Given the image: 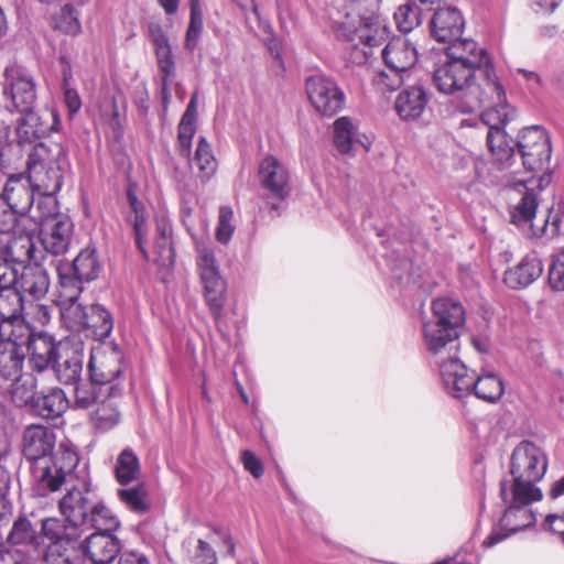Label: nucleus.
Masks as SVG:
<instances>
[{
  "mask_svg": "<svg viewBox=\"0 0 564 564\" xmlns=\"http://www.w3.org/2000/svg\"><path fill=\"white\" fill-rule=\"evenodd\" d=\"M44 251L52 257H62L68 252L74 240V224L69 216L57 215L45 221L40 230Z\"/></svg>",
  "mask_w": 564,
  "mask_h": 564,
  "instance_id": "16",
  "label": "nucleus"
},
{
  "mask_svg": "<svg viewBox=\"0 0 564 564\" xmlns=\"http://www.w3.org/2000/svg\"><path fill=\"white\" fill-rule=\"evenodd\" d=\"M3 95L11 100V106H7L10 111L33 109L36 101V88L31 73L19 65L7 67L4 70Z\"/></svg>",
  "mask_w": 564,
  "mask_h": 564,
  "instance_id": "13",
  "label": "nucleus"
},
{
  "mask_svg": "<svg viewBox=\"0 0 564 564\" xmlns=\"http://www.w3.org/2000/svg\"><path fill=\"white\" fill-rule=\"evenodd\" d=\"M83 351L68 343L59 345V352L51 368L56 378L64 384L76 383L80 379L83 371Z\"/></svg>",
  "mask_w": 564,
  "mask_h": 564,
  "instance_id": "25",
  "label": "nucleus"
},
{
  "mask_svg": "<svg viewBox=\"0 0 564 564\" xmlns=\"http://www.w3.org/2000/svg\"><path fill=\"white\" fill-rule=\"evenodd\" d=\"M80 467L79 455L75 447L68 443H61L53 457L31 465L30 471L36 492L45 496L74 481Z\"/></svg>",
  "mask_w": 564,
  "mask_h": 564,
  "instance_id": "4",
  "label": "nucleus"
},
{
  "mask_svg": "<svg viewBox=\"0 0 564 564\" xmlns=\"http://www.w3.org/2000/svg\"><path fill=\"white\" fill-rule=\"evenodd\" d=\"M59 307L61 318L66 328L75 333H83L87 328V307L83 306L78 300L56 303Z\"/></svg>",
  "mask_w": 564,
  "mask_h": 564,
  "instance_id": "46",
  "label": "nucleus"
},
{
  "mask_svg": "<svg viewBox=\"0 0 564 564\" xmlns=\"http://www.w3.org/2000/svg\"><path fill=\"white\" fill-rule=\"evenodd\" d=\"M438 368L442 386L452 397L460 399L471 393L475 371L459 359L457 352H452L433 360Z\"/></svg>",
  "mask_w": 564,
  "mask_h": 564,
  "instance_id": "14",
  "label": "nucleus"
},
{
  "mask_svg": "<svg viewBox=\"0 0 564 564\" xmlns=\"http://www.w3.org/2000/svg\"><path fill=\"white\" fill-rule=\"evenodd\" d=\"M310 102L322 116L332 117L345 106V94L337 83L324 75L311 76L306 80Z\"/></svg>",
  "mask_w": 564,
  "mask_h": 564,
  "instance_id": "15",
  "label": "nucleus"
},
{
  "mask_svg": "<svg viewBox=\"0 0 564 564\" xmlns=\"http://www.w3.org/2000/svg\"><path fill=\"white\" fill-rule=\"evenodd\" d=\"M117 397H105L89 413V422L93 427L105 433L115 429L121 421V413L115 399Z\"/></svg>",
  "mask_w": 564,
  "mask_h": 564,
  "instance_id": "37",
  "label": "nucleus"
},
{
  "mask_svg": "<svg viewBox=\"0 0 564 564\" xmlns=\"http://www.w3.org/2000/svg\"><path fill=\"white\" fill-rule=\"evenodd\" d=\"M516 145L522 166L527 172H540L547 167L552 148L550 137L544 128L540 126L524 128L519 133Z\"/></svg>",
  "mask_w": 564,
  "mask_h": 564,
  "instance_id": "10",
  "label": "nucleus"
},
{
  "mask_svg": "<svg viewBox=\"0 0 564 564\" xmlns=\"http://www.w3.org/2000/svg\"><path fill=\"white\" fill-rule=\"evenodd\" d=\"M459 333L444 327L433 319L422 325L423 345L433 360L458 351Z\"/></svg>",
  "mask_w": 564,
  "mask_h": 564,
  "instance_id": "20",
  "label": "nucleus"
},
{
  "mask_svg": "<svg viewBox=\"0 0 564 564\" xmlns=\"http://www.w3.org/2000/svg\"><path fill=\"white\" fill-rule=\"evenodd\" d=\"M141 473L140 462L131 448H124L118 456L115 466V476L121 486L135 481Z\"/></svg>",
  "mask_w": 564,
  "mask_h": 564,
  "instance_id": "44",
  "label": "nucleus"
},
{
  "mask_svg": "<svg viewBox=\"0 0 564 564\" xmlns=\"http://www.w3.org/2000/svg\"><path fill=\"white\" fill-rule=\"evenodd\" d=\"M478 70L480 72L479 82L471 80L466 97L462 101L460 110L463 112H474L486 108V110L496 109L499 115L503 112L509 115L506 91L496 74L494 64L490 63Z\"/></svg>",
  "mask_w": 564,
  "mask_h": 564,
  "instance_id": "6",
  "label": "nucleus"
},
{
  "mask_svg": "<svg viewBox=\"0 0 564 564\" xmlns=\"http://www.w3.org/2000/svg\"><path fill=\"white\" fill-rule=\"evenodd\" d=\"M194 164L198 169L197 176L202 182H207L216 172L217 161L205 137H199Z\"/></svg>",
  "mask_w": 564,
  "mask_h": 564,
  "instance_id": "49",
  "label": "nucleus"
},
{
  "mask_svg": "<svg viewBox=\"0 0 564 564\" xmlns=\"http://www.w3.org/2000/svg\"><path fill=\"white\" fill-rule=\"evenodd\" d=\"M398 29L408 33L419 25V15L409 3L400 6L393 14Z\"/></svg>",
  "mask_w": 564,
  "mask_h": 564,
  "instance_id": "60",
  "label": "nucleus"
},
{
  "mask_svg": "<svg viewBox=\"0 0 564 564\" xmlns=\"http://www.w3.org/2000/svg\"><path fill=\"white\" fill-rule=\"evenodd\" d=\"M127 200L129 204V221L132 224L135 242L144 259H149L145 249V237L148 235V224L144 204L139 200L133 187L130 185L127 189Z\"/></svg>",
  "mask_w": 564,
  "mask_h": 564,
  "instance_id": "34",
  "label": "nucleus"
},
{
  "mask_svg": "<svg viewBox=\"0 0 564 564\" xmlns=\"http://www.w3.org/2000/svg\"><path fill=\"white\" fill-rule=\"evenodd\" d=\"M82 527L94 528L99 533L113 534L120 528V521L102 501H95L88 519Z\"/></svg>",
  "mask_w": 564,
  "mask_h": 564,
  "instance_id": "41",
  "label": "nucleus"
},
{
  "mask_svg": "<svg viewBox=\"0 0 564 564\" xmlns=\"http://www.w3.org/2000/svg\"><path fill=\"white\" fill-rule=\"evenodd\" d=\"M10 394L12 401L18 406L26 404L33 405L34 399H36V378L29 372L23 373L22 371L15 378L11 379Z\"/></svg>",
  "mask_w": 564,
  "mask_h": 564,
  "instance_id": "45",
  "label": "nucleus"
},
{
  "mask_svg": "<svg viewBox=\"0 0 564 564\" xmlns=\"http://www.w3.org/2000/svg\"><path fill=\"white\" fill-rule=\"evenodd\" d=\"M25 330L24 326L0 325V377L3 379H13L23 369L25 349L21 340L26 337L21 332Z\"/></svg>",
  "mask_w": 564,
  "mask_h": 564,
  "instance_id": "12",
  "label": "nucleus"
},
{
  "mask_svg": "<svg viewBox=\"0 0 564 564\" xmlns=\"http://www.w3.org/2000/svg\"><path fill=\"white\" fill-rule=\"evenodd\" d=\"M482 122L488 127L487 145L491 153L494 164L501 172H506L502 176V183L507 186L522 187L524 192L520 202L511 209V221L517 226L533 227L532 220L535 217L539 206L536 194L527 188L528 178H517L519 170L513 169L517 163L516 142L507 134L503 127L510 120L507 112L499 115V111L485 110L481 113Z\"/></svg>",
  "mask_w": 564,
  "mask_h": 564,
  "instance_id": "1",
  "label": "nucleus"
},
{
  "mask_svg": "<svg viewBox=\"0 0 564 564\" xmlns=\"http://www.w3.org/2000/svg\"><path fill=\"white\" fill-rule=\"evenodd\" d=\"M29 176L25 178L23 175H11L3 188L2 196H0L6 204L17 210L20 215L29 212L34 204V192Z\"/></svg>",
  "mask_w": 564,
  "mask_h": 564,
  "instance_id": "26",
  "label": "nucleus"
},
{
  "mask_svg": "<svg viewBox=\"0 0 564 564\" xmlns=\"http://www.w3.org/2000/svg\"><path fill=\"white\" fill-rule=\"evenodd\" d=\"M541 231L550 237L564 234V214L551 212L543 221Z\"/></svg>",
  "mask_w": 564,
  "mask_h": 564,
  "instance_id": "64",
  "label": "nucleus"
},
{
  "mask_svg": "<svg viewBox=\"0 0 564 564\" xmlns=\"http://www.w3.org/2000/svg\"><path fill=\"white\" fill-rule=\"evenodd\" d=\"M447 43L449 45L446 47V58L459 62L473 70L481 69L484 66L492 63L486 48L479 46L471 39H460L459 36L457 40Z\"/></svg>",
  "mask_w": 564,
  "mask_h": 564,
  "instance_id": "23",
  "label": "nucleus"
},
{
  "mask_svg": "<svg viewBox=\"0 0 564 564\" xmlns=\"http://www.w3.org/2000/svg\"><path fill=\"white\" fill-rule=\"evenodd\" d=\"M74 405L76 409H93L95 408L105 397H120L123 387H104L95 382L94 380L80 381V379L74 383Z\"/></svg>",
  "mask_w": 564,
  "mask_h": 564,
  "instance_id": "30",
  "label": "nucleus"
},
{
  "mask_svg": "<svg viewBox=\"0 0 564 564\" xmlns=\"http://www.w3.org/2000/svg\"><path fill=\"white\" fill-rule=\"evenodd\" d=\"M465 20L462 12L455 7H443L436 9L430 29L432 36L441 43L457 40L464 31Z\"/></svg>",
  "mask_w": 564,
  "mask_h": 564,
  "instance_id": "22",
  "label": "nucleus"
},
{
  "mask_svg": "<svg viewBox=\"0 0 564 564\" xmlns=\"http://www.w3.org/2000/svg\"><path fill=\"white\" fill-rule=\"evenodd\" d=\"M69 406V401L61 388H52L33 401L32 410L43 419L53 420L62 416Z\"/></svg>",
  "mask_w": 564,
  "mask_h": 564,
  "instance_id": "33",
  "label": "nucleus"
},
{
  "mask_svg": "<svg viewBox=\"0 0 564 564\" xmlns=\"http://www.w3.org/2000/svg\"><path fill=\"white\" fill-rule=\"evenodd\" d=\"M67 154L61 143L46 141L33 147L28 155L26 171L39 194H56L64 183Z\"/></svg>",
  "mask_w": 564,
  "mask_h": 564,
  "instance_id": "2",
  "label": "nucleus"
},
{
  "mask_svg": "<svg viewBox=\"0 0 564 564\" xmlns=\"http://www.w3.org/2000/svg\"><path fill=\"white\" fill-rule=\"evenodd\" d=\"M234 212L229 206H221L219 209L218 226L216 230L217 240L227 243L235 231L232 225Z\"/></svg>",
  "mask_w": 564,
  "mask_h": 564,
  "instance_id": "59",
  "label": "nucleus"
},
{
  "mask_svg": "<svg viewBox=\"0 0 564 564\" xmlns=\"http://www.w3.org/2000/svg\"><path fill=\"white\" fill-rule=\"evenodd\" d=\"M386 65L392 72L410 70L417 62L415 45L404 36L393 37L382 50Z\"/></svg>",
  "mask_w": 564,
  "mask_h": 564,
  "instance_id": "24",
  "label": "nucleus"
},
{
  "mask_svg": "<svg viewBox=\"0 0 564 564\" xmlns=\"http://www.w3.org/2000/svg\"><path fill=\"white\" fill-rule=\"evenodd\" d=\"M433 321L457 333H462L465 325V310L463 305L448 297L434 300L432 303Z\"/></svg>",
  "mask_w": 564,
  "mask_h": 564,
  "instance_id": "32",
  "label": "nucleus"
},
{
  "mask_svg": "<svg viewBox=\"0 0 564 564\" xmlns=\"http://www.w3.org/2000/svg\"><path fill=\"white\" fill-rule=\"evenodd\" d=\"M89 376L95 382L106 387H122L119 382L124 369V356L118 345L109 344L91 350Z\"/></svg>",
  "mask_w": 564,
  "mask_h": 564,
  "instance_id": "11",
  "label": "nucleus"
},
{
  "mask_svg": "<svg viewBox=\"0 0 564 564\" xmlns=\"http://www.w3.org/2000/svg\"><path fill=\"white\" fill-rule=\"evenodd\" d=\"M547 469V459L544 452L533 442L522 441L511 455L510 474L512 481L508 488L513 490V497L523 499H542L543 495L536 487Z\"/></svg>",
  "mask_w": 564,
  "mask_h": 564,
  "instance_id": "3",
  "label": "nucleus"
},
{
  "mask_svg": "<svg viewBox=\"0 0 564 564\" xmlns=\"http://www.w3.org/2000/svg\"><path fill=\"white\" fill-rule=\"evenodd\" d=\"M148 260H151L160 265H172L175 260L173 240H163V238L155 237L153 254L148 252Z\"/></svg>",
  "mask_w": 564,
  "mask_h": 564,
  "instance_id": "56",
  "label": "nucleus"
},
{
  "mask_svg": "<svg viewBox=\"0 0 564 564\" xmlns=\"http://www.w3.org/2000/svg\"><path fill=\"white\" fill-rule=\"evenodd\" d=\"M159 69L162 74V87H161V94L164 107L167 106L170 93H169V85L170 82L174 75L175 72V63L173 57L169 59H162L158 62Z\"/></svg>",
  "mask_w": 564,
  "mask_h": 564,
  "instance_id": "63",
  "label": "nucleus"
},
{
  "mask_svg": "<svg viewBox=\"0 0 564 564\" xmlns=\"http://www.w3.org/2000/svg\"><path fill=\"white\" fill-rule=\"evenodd\" d=\"M258 182L263 197L278 209L281 202L285 200L292 191L290 170L274 155H265L258 166Z\"/></svg>",
  "mask_w": 564,
  "mask_h": 564,
  "instance_id": "8",
  "label": "nucleus"
},
{
  "mask_svg": "<svg viewBox=\"0 0 564 564\" xmlns=\"http://www.w3.org/2000/svg\"><path fill=\"white\" fill-rule=\"evenodd\" d=\"M17 289L28 299L43 300L50 289L47 271L40 264H30L19 273Z\"/></svg>",
  "mask_w": 564,
  "mask_h": 564,
  "instance_id": "27",
  "label": "nucleus"
},
{
  "mask_svg": "<svg viewBox=\"0 0 564 564\" xmlns=\"http://www.w3.org/2000/svg\"><path fill=\"white\" fill-rule=\"evenodd\" d=\"M44 560L47 564H83L80 544L77 541V536L50 543L46 546Z\"/></svg>",
  "mask_w": 564,
  "mask_h": 564,
  "instance_id": "36",
  "label": "nucleus"
},
{
  "mask_svg": "<svg viewBox=\"0 0 564 564\" xmlns=\"http://www.w3.org/2000/svg\"><path fill=\"white\" fill-rule=\"evenodd\" d=\"M549 283L553 290L564 291V249L553 256L549 269Z\"/></svg>",
  "mask_w": 564,
  "mask_h": 564,
  "instance_id": "62",
  "label": "nucleus"
},
{
  "mask_svg": "<svg viewBox=\"0 0 564 564\" xmlns=\"http://www.w3.org/2000/svg\"><path fill=\"white\" fill-rule=\"evenodd\" d=\"M52 25L55 30L75 36L82 32V24L78 11L70 4H66L52 18Z\"/></svg>",
  "mask_w": 564,
  "mask_h": 564,
  "instance_id": "51",
  "label": "nucleus"
},
{
  "mask_svg": "<svg viewBox=\"0 0 564 564\" xmlns=\"http://www.w3.org/2000/svg\"><path fill=\"white\" fill-rule=\"evenodd\" d=\"M56 271L58 275V294L55 302L65 303L66 301L78 300L85 281L78 279L72 271H68L62 262L58 263Z\"/></svg>",
  "mask_w": 564,
  "mask_h": 564,
  "instance_id": "43",
  "label": "nucleus"
},
{
  "mask_svg": "<svg viewBox=\"0 0 564 564\" xmlns=\"http://www.w3.org/2000/svg\"><path fill=\"white\" fill-rule=\"evenodd\" d=\"M117 497L121 503L135 513H145L151 508L148 490L143 484L119 488L117 490Z\"/></svg>",
  "mask_w": 564,
  "mask_h": 564,
  "instance_id": "47",
  "label": "nucleus"
},
{
  "mask_svg": "<svg viewBox=\"0 0 564 564\" xmlns=\"http://www.w3.org/2000/svg\"><path fill=\"white\" fill-rule=\"evenodd\" d=\"M56 435L51 427L32 424L22 434V454L31 465L55 455Z\"/></svg>",
  "mask_w": 564,
  "mask_h": 564,
  "instance_id": "19",
  "label": "nucleus"
},
{
  "mask_svg": "<svg viewBox=\"0 0 564 564\" xmlns=\"http://www.w3.org/2000/svg\"><path fill=\"white\" fill-rule=\"evenodd\" d=\"M500 497L503 502L508 505V508L500 519L499 524L495 527L491 533L484 540V547H492L510 535L534 525L536 521L535 514L529 507L541 499L527 497L517 499L513 497V490L508 488L507 480L500 482Z\"/></svg>",
  "mask_w": 564,
  "mask_h": 564,
  "instance_id": "5",
  "label": "nucleus"
},
{
  "mask_svg": "<svg viewBox=\"0 0 564 564\" xmlns=\"http://www.w3.org/2000/svg\"><path fill=\"white\" fill-rule=\"evenodd\" d=\"M19 326H24L28 329L22 332L26 339L21 341L25 354L29 352L30 355L32 368L37 372L44 371L51 367L55 358H57L59 345H65L66 343H56L54 337L45 332L33 333L28 325L20 324Z\"/></svg>",
  "mask_w": 564,
  "mask_h": 564,
  "instance_id": "17",
  "label": "nucleus"
},
{
  "mask_svg": "<svg viewBox=\"0 0 564 564\" xmlns=\"http://www.w3.org/2000/svg\"><path fill=\"white\" fill-rule=\"evenodd\" d=\"M63 264L68 271H72L78 276V279H82L85 282H91L97 279L101 270L97 252L93 248H85L82 250L73 260L72 264Z\"/></svg>",
  "mask_w": 564,
  "mask_h": 564,
  "instance_id": "39",
  "label": "nucleus"
},
{
  "mask_svg": "<svg viewBox=\"0 0 564 564\" xmlns=\"http://www.w3.org/2000/svg\"><path fill=\"white\" fill-rule=\"evenodd\" d=\"M35 538V531L25 517H19L12 524L7 541L14 545L29 544Z\"/></svg>",
  "mask_w": 564,
  "mask_h": 564,
  "instance_id": "54",
  "label": "nucleus"
},
{
  "mask_svg": "<svg viewBox=\"0 0 564 564\" xmlns=\"http://www.w3.org/2000/svg\"><path fill=\"white\" fill-rule=\"evenodd\" d=\"M403 72H377L372 77V83L381 93L393 91L403 84Z\"/></svg>",
  "mask_w": 564,
  "mask_h": 564,
  "instance_id": "58",
  "label": "nucleus"
},
{
  "mask_svg": "<svg viewBox=\"0 0 564 564\" xmlns=\"http://www.w3.org/2000/svg\"><path fill=\"white\" fill-rule=\"evenodd\" d=\"M41 197L33 204V207L29 210L32 212V217L39 221L40 226L48 219H53L57 215H62L57 210V200L55 194H40Z\"/></svg>",
  "mask_w": 564,
  "mask_h": 564,
  "instance_id": "52",
  "label": "nucleus"
},
{
  "mask_svg": "<svg viewBox=\"0 0 564 564\" xmlns=\"http://www.w3.org/2000/svg\"><path fill=\"white\" fill-rule=\"evenodd\" d=\"M197 265L204 285V295L212 315L218 319L225 305L226 283L210 249L196 241Z\"/></svg>",
  "mask_w": 564,
  "mask_h": 564,
  "instance_id": "9",
  "label": "nucleus"
},
{
  "mask_svg": "<svg viewBox=\"0 0 564 564\" xmlns=\"http://www.w3.org/2000/svg\"><path fill=\"white\" fill-rule=\"evenodd\" d=\"M221 541L227 546V552L235 553V543L228 530L214 527L207 535V540L199 539L194 553L189 556V564H217L216 552L210 543Z\"/></svg>",
  "mask_w": 564,
  "mask_h": 564,
  "instance_id": "29",
  "label": "nucleus"
},
{
  "mask_svg": "<svg viewBox=\"0 0 564 564\" xmlns=\"http://www.w3.org/2000/svg\"><path fill=\"white\" fill-rule=\"evenodd\" d=\"M360 143L368 149L370 142L366 144L358 138L357 127L349 117H340L334 122V143L337 150L345 154L349 153L356 143Z\"/></svg>",
  "mask_w": 564,
  "mask_h": 564,
  "instance_id": "40",
  "label": "nucleus"
},
{
  "mask_svg": "<svg viewBox=\"0 0 564 564\" xmlns=\"http://www.w3.org/2000/svg\"><path fill=\"white\" fill-rule=\"evenodd\" d=\"M542 272V261L535 253H529L505 272L503 281L511 289H522L538 280Z\"/></svg>",
  "mask_w": 564,
  "mask_h": 564,
  "instance_id": "28",
  "label": "nucleus"
},
{
  "mask_svg": "<svg viewBox=\"0 0 564 564\" xmlns=\"http://www.w3.org/2000/svg\"><path fill=\"white\" fill-rule=\"evenodd\" d=\"M91 480L86 465L79 468L74 481L66 486V494L58 502V509L65 520L74 528L85 524L94 505Z\"/></svg>",
  "mask_w": 564,
  "mask_h": 564,
  "instance_id": "7",
  "label": "nucleus"
},
{
  "mask_svg": "<svg viewBox=\"0 0 564 564\" xmlns=\"http://www.w3.org/2000/svg\"><path fill=\"white\" fill-rule=\"evenodd\" d=\"M80 544L83 564L90 561L93 564H109L120 552L121 542L113 534L91 533Z\"/></svg>",
  "mask_w": 564,
  "mask_h": 564,
  "instance_id": "21",
  "label": "nucleus"
},
{
  "mask_svg": "<svg viewBox=\"0 0 564 564\" xmlns=\"http://www.w3.org/2000/svg\"><path fill=\"white\" fill-rule=\"evenodd\" d=\"M113 329V318L111 313L100 304H94L89 307L87 314V328L83 333L86 336H93L99 341L108 338Z\"/></svg>",
  "mask_w": 564,
  "mask_h": 564,
  "instance_id": "38",
  "label": "nucleus"
},
{
  "mask_svg": "<svg viewBox=\"0 0 564 564\" xmlns=\"http://www.w3.org/2000/svg\"><path fill=\"white\" fill-rule=\"evenodd\" d=\"M196 133V122L181 119L177 128L176 150L180 155L189 158L193 138Z\"/></svg>",
  "mask_w": 564,
  "mask_h": 564,
  "instance_id": "55",
  "label": "nucleus"
},
{
  "mask_svg": "<svg viewBox=\"0 0 564 564\" xmlns=\"http://www.w3.org/2000/svg\"><path fill=\"white\" fill-rule=\"evenodd\" d=\"M26 299L17 286L0 290V325H26L21 316Z\"/></svg>",
  "mask_w": 564,
  "mask_h": 564,
  "instance_id": "35",
  "label": "nucleus"
},
{
  "mask_svg": "<svg viewBox=\"0 0 564 564\" xmlns=\"http://www.w3.org/2000/svg\"><path fill=\"white\" fill-rule=\"evenodd\" d=\"M475 73L476 70L470 69L468 66L446 58L445 62L435 68L433 83L437 90L443 94L463 93L465 98L471 80L475 79Z\"/></svg>",
  "mask_w": 564,
  "mask_h": 564,
  "instance_id": "18",
  "label": "nucleus"
},
{
  "mask_svg": "<svg viewBox=\"0 0 564 564\" xmlns=\"http://www.w3.org/2000/svg\"><path fill=\"white\" fill-rule=\"evenodd\" d=\"M61 64L63 65V85H64V101L68 109L69 115H75L82 107V100L76 89L69 86V82L73 78L70 65L66 57H61Z\"/></svg>",
  "mask_w": 564,
  "mask_h": 564,
  "instance_id": "53",
  "label": "nucleus"
},
{
  "mask_svg": "<svg viewBox=\"0 0 564 564\" xmlns=\"http://www.w3.org/2000/svg\"><path fill=\"white\" fill-rule=\"evenodd\" d=\"M42 532L50 543L59 542V540L75 536L69 532L64 522L56 518H47L42 521Z\"/></svg>",
  "mask_w": 564,
  "mask_h": 564,
  "instance_id": "57",
  "label": "nucleus"
},
{
  "mask_svg": "<svg viewBox=\"0 0 564 564\" xmlns=\"http://www.w3.org/2000/svg\"><path fill=\"white\" fill-rule=\"evenodd\" d=\"M471 392L478 399L494 403L502 397L505 386L501 378L496 373H486L478 377L475 373Z\"/></svg>",
  "mask_w": 564,
  "mask_h": 564,
  "instance_id": "42",
  "label": "nucleus"
},
{
  "mask_svg": "<svg viewBox=\"0 0 564 564\" xmlns=\"http://www.w3.org/2000/svg\"><path fill=\"white\" fill-rule=\"evenodd\" d=\"M427 102L426 90L421 86H412L398 95L394 106L403 120H415L424 112Z\"/></svg>",
  "mask_w": 564,
  "mask_h": 564,
  "instance_id": "31",
  "label": "nucleus"
},
{
  "mask_svg": "<svg viewBox=\"0 0 564 564\" xmlns=\"http://www.w3.org/2000/svg\"><path fill=\"white\" fill-rule=\"evenodd\" d=\"M42 300L26 299L21 314L23 322L33 330L39 333L40 326L46 325L51 319L50 307L41 302Z\"/></svg>",
  "mask_w": 564,
  "mask_h": 564,
  "instance_id": "50",
  "label": "nucleus"
},
{
  "mask_svg": "<svg viewBox=\"0 0 564 564\" xmlns=\"http://www.w3.org/2000/svg\"><path fill=\"white\" fill-rule=\"evenodd\" d=\"M455 160L457 169L465 170L473 166L475 178L477 181H486L487 164L482 159L477 158L469 152H463L462 154H457Z\"/></svg>",
  "mask_w": 564,
  "mask_h": 564,
  "instance_id": "61",
  "label": "nucleus"
},
{
  "mask_svg": "<svg viewBox=\"0 0 564 564\" xmlns=\"http://www.w3.org/2000/svg\"><path fill=\"white\" fill-rule=\"evenodd\" d=\"M19 112L22 116L18 120L15 131L20 144L32 142L45 133L46 129L43 127L40 116L33 109Z\"/></svg>",
  "mask_w": 564,
  "mask_h": 564,
  "instance_id": "48",
  "label": "nucleus"
}]
</instances>
